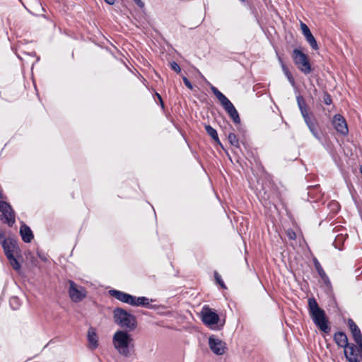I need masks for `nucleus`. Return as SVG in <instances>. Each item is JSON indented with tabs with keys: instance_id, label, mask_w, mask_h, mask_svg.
I'll return each mask as SVG.
<instances>
[{
	"instance_id": "7ed1b4c3",
	"label": "nucleus",
	"mask_w": 362,
	"mask_h": 362,
	"mask_svg": "<svg viewBox=\"0 0 362 362\" xmlns=\"http://www.w3.org/2000/svg\"><path fill=\"white\" fill-rule=\"evenodd\" d=\"M127 330H117L112 337V343L119 354L128 357L134 349L133 338Z\"/></svg>"
},
{
	"instance_id": "6ab92c4d",
	"label": "nucleus",
	"mask_w": 362,
	"mask_h": 362,
	"mask_svg": "<svg viewBox=\"0 0 362 362\" xmlns=\"http://www.w3.org/2000/svg\"><path fill=\"white\" fill-rule=\"evenodd\" d=\"M19 234L22 240L25 243H30L34 238V234L29 226L21 221Z\"/></svg>"
},
{
	"instance_id": "79ce46f5",
	"label": "nucleus",
	"mask_w": 362,
	"mask_h": 362,
	"mask_svg": "<svg viewBox=\"0 0 362 362\" xmlns=\"http://www.w3.org/2000/svg\"><path fill=\"white\" fill-rule=\"evenodd\" d=\"M214 142L218 145L221 148L224 149V147L222 144V143L221 142L220 139H219V137L218 136V139H214Z\"/></svg>"
},
{
	"instance_id": "f3484780",
	"label": "nucleus",
	"mask_w": 362,
	"mask_h": 362,
	"mask_svg": "<svg viewBox=\"0 0 362 362\" xmlns=\"http://www.w3.org/2000/svg\"><path fill=\"white\" fill-rule=\"evenodd\" d=\"M300 27L302 33L304 37H305V40L310 45L311 48L314 50H317L319 49V47L317 40L313 36L308 26L306 24L301 22Z\"/></svg>"
},
{
	"instance_id": "3c124183",
	"label": "nucleus",
	"mask_w": 362,
	"mask_h": 362,
	"mask_svg": "<svg viewBox=\"0 0 362 362\" xmlns=\"http://www.w3.org/2000/svg\"><path fill=\"white\" fill-rule=\"evenodd\" d=\"M4 198V194L1 192V190L0 189V199H3Z\"/></svg>"
},
{
	"instance_id": "e433bc0d",
	"label": "nucleus",
	"mask_w": 362,
	"mask_h": 362,
	"mask_svg": "<svg viewBox=\"0 0 362 362\" xmlns=\"http://www.w3.org/2000/svg\"><path fill=\"white\" fill-rule=\"evenodd\" d=\"M235 127H236V129L238 131V132L243 135H244L246 132V129L245 127L241 124V122H240V124H235Z\"/></svg>"
},
{
	"instance_id": "4be33fe9",
	"label": "nucleus",
	"mask_w": 362,
	"mask_h": 362,
	"mask_svg": "<svg viewBox=\"0 0 362 362\" xmlns=\"http://www.w3.org/2000/svg\"><path fill=\"white\" fill-rule=\"evenodd\" d=\"M156 301L155 299H149L146 296H139L136 297L134 296V299L132 301V306H136V307H142L144 308H148V306L149 305V303H152Z\"/></svg>"
},
{
	"instance_id": "39448f33",
	"label": "nucleus",
	"mask_w": 362,
	"mask_h": 362,
	"mask_svg": "<svg viewBox=\"0 0 362 362\" xmlns=\"http://www.w3.org/2000/svg\"><path fill=\"white\" fill-rule=\"evenodd\" d=\"M10 246H4V252L12 268L19 272L23 261L22 251L16 238H10Z\"/></svg>"
},
{
	"instance_id": "aec40b11",
	"label": "nucleus",
	"mask_w": 362,
	"mask_h": 362,
	"mask_svg": "<svg viewBox=\"0 0 362 362\" xmlns=\"http://www.w3.org/2000/svg\"><path fill=\"white\" fill-rule=\"evenodd\" d=\"M352 338L355 341L357 349H355V353L358 354V356L362 360V333L360 328L351 332Z\"/></svg>"
},
{
	"instance_id": "a18cd8bd",
	"label": "nucleus",
	"mask_w": 362,
	"mask_h": 362,
	"mask_svg": "<svg viewBox=\"0 0 362 362\" xmlns=\"http://www.w3.org/2000/svg\"><path fill=\"white\" fill-rule=\"evenodd\" d=\"M281 66L282 71H283L284 73H285L286 71H287L288 70H289V69H288V66H286V64H282Z\"/></svg>"
},
{
	"instance_id": "20e7f679",
	"label": "nucleus",
	"mask_w": 362,
	"mask_h": 362,
	"mask_svg": "<svg viewBox=\"0 0 362 362\" xmlns=\"http://www.w3.org/2000/svg\"><path fill=\"white\" fill-rule=\"evenodd\" d=\"M333 340L339 347L344 349V355L347 361L361 362L358 354L355 353L356 345L349 342L348 337L344 331L336 332L333 335Z\"/></svg>"
},
{
	"instance_id": "72a5a7b5",
	"label": "nucleus",
	"mask_w": 362,
	"mask_h": 362,
	"mask_svg": "<svg viewBox=\"0 0 362 362\" xmlns=\"http://www.w3.org/2000/svg\"><path fill=\"white\" fill-rule=\"evenodd\" d=\"M347 325L350 329V332H352L359 328L358 326L355 323V322L351 318L348 319Z\"/></svg>"
},
{
	"instance_id": "37998d69",
	"label": "nucleus",
	"mask_w": 362,
	"mask_h": 362,
	"mask_svg": "<svg viewBox=\"0 0 362 362\" xmlns=\"http://www.w3.org/2000/svg\"><path fill=\"white\" fill-rule=\"evenodd\" d=\"M276 56H277L278 61H279L280 65L281 66L282 64H285L282 57L277 52H276Z\"/></svg>"
},
{
	"instance_id": "4468645a",
	"label": "nucleus",
	"mask_w": 362,
	"mask_h": 362,
	"mask_svg": "<svg viewBox=\"0 0 362 362\" xmlns=\"http://www.w3.org/2000/svg\"><path fill=\"white\" fill-rule=\"evenodd\" d=\"M108 294L116 298L117 300L121 301L122 303L128 304L132 305V301L134 299V296L132 294H129L128 293L117 290L115 288L110 289L108 291Z\"/></svg>"
},
{
	"instance_id": "473e14b6",
	"label": "nucleus",
	"mask_w": 362,
	"mask_h": 362,
	"mask_svg": "<svg viewBox=\"0 0 362 362\" xmlns=\"http://www.w3.org/2000/svg\"><path fill=\"white\" fill-rule=\"evenodd\" d=\"M170 69L177 74H180L181 72V68L176 62L172 61L171 62H170Z\"/></svg>"
},
{
	"instance_id": "c03bdc74",
	"label": "nucleus",
	"mask_w": 362,
	"mask_h": 362,
	"mask_svg": "<svg viewBox=\"0 0 362 362\" xmlns=\"http://www.w3.org/2000/svg\"><path fill=\"white\" fill-rule=\"evenodd\" d=\"M116 0H104V1L108 5H114Z\"/></svg>"
},
{
	"instance_id": "f257e3e1",
	"label": "nucleus",
	"mask_w": 362,
	"mask_h": 362,
	"mask_svg": "<svg viewBox=\"0 0 362 362\" xmlns=\"http://www.w3.org/2000/svg\"><path fill=\"white\" fill-rule=\"evenodd\" d=\"M308 309L313 324L320 332L329 334L332 329L329 320L325 310L320 307L317 300L314 297L308 298Z\"/></svg>"
},
{
	"instance_id": "de8ad7c7",
	"label": "nucleus",
	"mask_w": 362,
	"mask_h": 362,
	"mask_svg": "<svg viewBox=\"0 0 362 362\" xmlns=\"http://www.w3.org/2000/svg\"><path fill=\"white\" fill-rule=\"evenodd\" d=\"M159 105L161 107V108H164L165 105L163 98L159 100Z\"/></svg>"
},
{
	"instance_id": "cd10ccee",
	"label": "nucleus",
	"mask_w": 362,
	"mask_h": 362,
	"mask_svg": "<svg viewBox=\"0 0 362 362\" xmlns=\"http://www.w3.org/2000/svg\"><path fill=\"white\" fill-rule=\"evenodd\" d=\"M214 276L216 284L218 285L222 289H227L226 284L224 283L221 276L218 273V272L214 271Z\"/></svg>"
},
{
	"instance_id": "bb28decb",
	"label": "nucleus",
	"mask_w": 362,
	"mask_h": 362,
	"mask_svg": "<svg viewBox=\"0 0 362 362\" xmlns=\"http://www.w3.org/2000/svg\"><path fill=\"white\" fill-rule=\"evenodd\" d=\"M204 129L207 134L214 140L218 139V132L216 129L212 127L210 124H204Z\"/></svg>"
},
{
	"instance_id": "49530a36",
	"label": "nucleus",
	"mask_w": 362,
	"mask_h": 362,
	"mask_svg": "<svg viewBox=\"0 0 362 362\" xmlns=\"http://www.w3.org/2000/svg\"><path fill=\"white\" fill-rule=\"evenodd\" d=\"M153 96L154 97H156L158 98V100H160L162 99V96L158 93L156 92L155 90H154V94H153Z\"/></svg>"
},
{
	"instance_id": "58836bf2",
	"label": "nucleus",
	"mask_w": 362,
	"mask_h": 362,
	"mask_svg": "<svg viewBox=\"0 0 362 362\" xmlns=\"http://www.w3.org/2000/svg\"><path fill=\"white\" fill-rule=\"evenodd\" d=\"M37 255L42 262H47L48 259H47L46 254L37 251Z\"/></svg>"
},
{
	"instance_id": "9b49d317",
	"label": "nucleus",
	"mask_w": 362,
	"mask_h": 362,
	"mask_svg": "<svg viewBox=\"0 0 362 362\" xmlns=\"http://www.w3.org/2000/svg\"><path fill=\"white\" fill-rule=\"evenodd\" d=\"M209 346L211 351L217 356H221L226 352V344L212 334L209 337Z\"/></svg>"
},
{
	"instance_id": "ea45409f",
	"label": "nucleus",
	"mask_w": 362,
	"mask_h": 362,
	"mask_svg": "<svg viewBox=\"0 0 362 362\" xmlns=\"http://www.w3.org/2000/svg\"><path fill=\"white\" fill-rule=\"evenodd\" d=\"M12 51L16 54V57L22 60V57L17 53V49L14 46H11Z\"/></svg>"
},
{
	"instance_id": "603ef678",
	"label": "nucleus",
	"mask_w": 362,
	"mask_h": 362,
	"mask_svg": "<svg viewBox=\"0 0 362 362\" xmlns=\"http://www.w3.org/2000/svg\"><path fill=\"white\" fill-rule=\"evenodd\" d=\"M197 159L198 162H199L200 164H202V161H201V159L199 158V157H197Z\"/></svg>"
},
{
	"instance_id": "ddd939ff",
	"label": "nucleus",
	"mask_w": 362,
	"mask_h": 362,
	"mask_svg": "<svg viewBox=\"0 0 362 362\" xmlns=\"http://www.w3.org/2000/svg\"><path fill=\"white\" fill-rule=\"evenodd\" d=\"M312 261L313 262L315 269L317 273L318 274V275L320 276V277L321 278L322 281H323V283L325 284L326 287L329 290L332 291V283L330 281L329 276L327 275L324 269L322 268L320 262H319L317 258L314 255H313V257H312Z\"/></svg>"
},
{
	"instance_id": "c85d7f7f",
	"label": "nucleus",
	"mask_w": 362,
	"mask_h": 362,
	"mask_svg": "<svg viewBox=\"0 0 362 362\" xmlns=\"http://www.w3.org/2000/svg\"><path fill=\"white\" fill-rule=\"evenodd\" d=\"M10 238H6L4 232L0 230V244L1 245L3 250L5 247L4 246H10Z\"/></svg>"
},
{
	"instance_id": "f8f14e48",
	"label": "nucleus",
	"mask_w": 362,
	"mask_h": 362,
	"mask_svg": "<svg viewBox=\"0 0 362 362\" xmlns=\"http://www.w3.org/2000/svg\"><path fill=\"white\" fill-rule=\"evenodd\" d=\"M335 130L342 136H347L349 128L345 118L340 114H335L332 121Z\"/></svg>"
},
{
	"instance_id": "412c9836",
	"label": "nucleus",
	"mask_w": 362,
	"mask_h": 362,
	"mask_svg": "<svg viewBox=\"0 0 362 362\" xmlns=\"http://www.w3.org/2000/svg\"><path fill=\"white\" fill-rule=\"evenodd\" d=\"M87 339L91 349L93 350L98 347V335L95 329L92 327L88 329Z\"/></svg>"
},
{
	"instance_id": "a19ab883",
	"label": "nucleus",
	"mask_w": 362,
	"mask_h": 362,
	"mask_svg": "<svg viewBox=\"0 0 362 362\" xmlns=\"http://www.w3.org/2000/svg\"><path fill=\"white\" fill-rule=\"evenodd\" d=\"M214 142L218 145L221 148L224 149V147L222 144V143L221 142L220 139H219V137L218 136V139H214Z\"/></svg>"
},
{
	"instance_id": "b1692460",
	"label": "nucleus",
	"mask_w": 362,
	"mask_h": 362,
	"mask_svg": "<svg viewBox=\"0 0 362 362\" xmlns=\"http://www.w3.org/2000/svg\"><path fill=\"white\" fill-rule=\"evenodd\" d=\"M210 88L221 105L229 100L223 93H221L216 87L214 86L213 85L210 84Z\"/></svg>"
},
{
	"instance_id": "9d476101",
	"label": "nucleus",
	"mask_w": 362,
	"mask_h": 362,
	"mask_svg": "<svg viewBox=\"0 0 362 362\" xmlns=\"http://www.w3.org/2000/svg\"><path fill=\"white\" fill-rule=\"evenodd\" d=\"M68 284L69 295L73 302L79 303L86 297L87 293L84 287L78 286L73 280H69Z\"/></svg>"
},
{
	"instance_id": "5fc2aeb1",
	"label": "nucleus",
	"mask_w": 362,
	"mask_h": 362,
	"mask_svg": "<svg viewBox=\"0 0 362 362\" xmlns=\"http://www.w3.org/2000/svg\"><path fill=\"white\" fill-rule=\"evenodd\" d=\"M34 86H35V90L37 91V86H36V85H35V84H34Z\"/></svg>"
},
{
	"instance_id": "423d86ee",
	"label": "nucleus",
	"mask_w": 362,
	"mask_h": 362,
	"mask_svg": "<svg viewBox=\"0 0 362 362\" xmlns=\"http://www.w3.org/2000/svg\"><path fill=\"white\" fill-rule=\"evenodd\" d=\"M113 319L117 325L125 328L127 331H133L137 327L136 317L130 312L120 307H117L113 310Z\"/></svg>"
},
{
	"instance_id": "a211bd4d",
	"label": "nucleus",
	"mask_w": 362,
	"mask_h": 362,
	"mask_svg": "<svg viewBox=\"0 0 362 362\" xmlns=\"http://www.w3.org/2000/svg\"><path fill=\"white\" fill-rule=\"evenodd\" d=\"M262 190L264 192L262 199L264 201H269L274 204L276 200H281V193L276 187H272L271 189L267 190L264 186H262Z\"/></svg>"
},
{
	"instance_id": "5701e85b",
	"label": "nucleus",
	"mask_w": 362,
	"mask_h": 362,
	"mask_svg": "<svg viewBox=\"0 0 362 362\" xmlns=\"http://www.w3.org/2000/svg\"><path fill=\"white\" fill-rule=\"evenodd\" d=\"M210 88L221 105L229 100L223 93H221L216 87L214 86L213 85L210 84Z\"/></svg>"
},
{
	"instance_id": "4c0bfd02",
	"label": "nucleus",
	"mask_w": 362,
	"mask_h": 362,
	"mask_svg": "<svg viewBox=\"0 0 362 362\" xmlns=\"http://www.w3.org/2000/svg\"><path fill=\"white\" fill-rule=\"evenodd\" d=\"M23 53L25 54L31 56V57H36L35 62L33 64V66L35 65L36 63H37L40 61V57L39 56H37L36 52L35 51H33V52H23Z\"/></svg>"
},
{
	"instance_id": "f704fd0d",
	"label": "nucleus",
	"mask_w": 362,
	"mask_h": 362,
	"mask_svg": "<svg viewBox=\"0 0 362 362\" xmlns=\"http://www.w3.org/2000/svg\"><path fill=\"white\" fill-rule=\"evenodd\" d=\"M182 78L185 86L191 90H193L194 86L191 81L188 79V78L185 76H182Z\"/></svg>"
},
{
	"instance_id": "dca6fc26",
	"label": "nucleus",
	"mask_w": 362,
	"mask_h": 362,
	"mask_svg": "<svg viewBox=\"0 0 362 362\" xmlns=\"http://www.w3.org/2000/svg\"><path fill=\"white\" fill-rule=\"evenodd\" d=\"M320 187L319 185H315L313 186H308L307 189V201L310 202H319L323 194L321 193L320 189Z\"/></svg>"
},
{
	"instance_id": "7c9ffc66",
	"label": "nucleus",
	"mask_w": 362,
	"mask_h": 362,
	"mask_svg": "<svg viewBox=\"0 0 362 362\" xmlns=\"http://www.w3.org/2000/svg\"><path fill=\"white\" fill-rule=\"evenodd\" d=\"M285 76L287 78L288 82L290 83V84L293 87V88H296V81H295V79L292 76V74L291 72L288 70L287 71H286L285 73H284Z\"/></svg>"
},
{
	"instance_id": "f03ea898",
	"label": "nucleus",
	"mask_w": 362,
	"mask_h": 362,
	"mask_svg": "<svg viewBox=\"0 0 362 362\" xmlns=\"http://www.w3.org/2000/svg\"><path fill=\"white\" fill-rule=\"evenodd\" d=\"M296 101L300 114L310 132L320 144L324 145L323 134L319 131L318 123L315 115L313 112L310 111L304 98L301 95H298L296 96Z\"/></svg>"
},
{
	"instance_id": "864d4df0",
	"label": "nucleus",
	"mask_w": 362,
	"mask_h": 362,
	"mask_svg": "<svg viewBox=\"0 0 362 362\" xmlns=\"http://www.w3.org/2000/svg\"><path fill=\"white\" fill-rule=\"evenodd\" d=\"M71 57H72V59H74V52H72V53H71Z\"/></svg>"
},
{
	"instance_id": "c9c22d12",
	"label": "nucleus",
	"mask_w": 362,
	"mask_h": 362,
	"mask_svg": "<svg viewBox=\"0 0 362 362\" xmlns=\"http://www.w3.org/2000/svg\"><path fill=\"white\" fill-rule=\"evenodd\" d=\"M165 308H166V307L165 305L151 304V303H149V305H148L147 309H151V310L156 311V310H158V309H165Z\"/></svg>"
},
{
	"instance_id": "c756f323",
	"label": "nucleus",
	"mask_w": 362,
	"mask_h": 362,
	"mask_svg": "<svg viewBox=\"0 0 362 362\" xmlns=\"http://www.w3.org/2000/svg\"><path fill=\"white\" fill-rule=\"evenodd\" d=\"M328 207L330 208L331 211L334 213H337L340 209L339 204L337 202L332 201L329 203Z\"/></svg>"
},
{
	"instance_id": "2f4dec72",
	"label": "nucleus",
	"mask_w": 362,
	"mask_h": 362,
	"mask_svg": "<svg viewBox=\"0 0 362 362\" xmlns=\"http://www.w3.org/2000/svg\"><path fill=\"white\" fill-rule=\"evenodd\" d=\"M323 103L327 105H329L332 103V97L326 90L323 92Z\"/></svg>"
},
{
	"instance_id": "8fccbe9b",
	"label": "nucleus",
	"mask_w": 362,
	"mask_h": 362,
	"mask_svg": "<svg viewBox=\"0 0 362 362\" xmlns=\"http://www.w3.org/2000/svg\"><path fill=\"white\" fill-rule=\"evenodd\" d=\"M336 241H337V240H335L334 241V243H333V245L334 246V247H335V248H337V249H339V250H341V248L339 247L337 245V244H336Z\"/></svg>"
},
{
	"instance_id": "6e6552de",
	"label": "nucleus",
	"mask_w": 362,
	"mask_h": 362,
	"mask_svg": "<svg viewBox=\"0 0 362 362\" xmlns=\"http://www.w3.org/2000/svg\"><path fill=\"white\" fill-rule=\"evenodd\" d=\"M292 58L298 69L304 74H310L313 69L310 62L309 57L304 53L301 47H297L292 51Z\"/></svg>"
},
{
	"instance_id": "09e8293b",
	"label": "nucleus",
	"mask_w": 362,
	"mask_h": 362,
	"mask_svg": "<svg viewBox=\"0 0 362 362\" xmlns=\"http://www.w3.org/2000/svg\"><path fill=\"white\" fill-rule=\"evenodd\" d=\"M164 310L165 309H158V310H156V312H157L158 314L163 315Z\"/></svg>"
},
{
	"instance_id": "393cba45",
	"label": "nucleus",
	"mask_w": 362,
	"mask_h": 362,
	"mask_svg": "<svg viewBox=\"0 0 362 362\" xmlns=\"http://www.w3.org/2000/svg\"><path fill=\"white\" fill-rule=\"evenodd\" d=\"M9 305L12 310H18L21 305V300L18 296H11L9 299Z\"/></svg>"
},
{
	"instance_id": "0eeeda50",
	"label": "nucleus",
	"mask_w": 362,
	"mask_h": 362,
	"mask_svg": "<svg viewBox=\"0 0 362 362\" xmlns=\"http://www.w3.org/2000/svg\"><path fill=\"white\" fill-rule=\"evenodd\" d=\"M201 318L202 322L213 330H221L223 328L225 320L220 322V317L216 310L204 305L201 312Z\"/></svg>"
},
{
	"instance_id": "2eb2a0df",
	"label": "nucleus",
	"mask_w": 362,
	"mask_h": 362,
	"mask_svg": "<svg viewBox=\"0 0 362 362\" xmlns=\"http://www.w3.org/2000/svg\"><path fill=\"white\" fill-rule=\"evenodd\" d=\"M226 113L228 115L230 118L232 119L234 124H240V115L236 110L234 105L231 103L230 100L226 101L223 105H221Z\"/></svg>"
},
{
	"instance_id": "6e6d98bb",
	"label": "nucleus",
	"mask_w": 362,
	"mask_h": 362,
	"mask_svg": "<svg viewBox=\"0 0 362 362\" xmlns=\"http://www.w3.org/2000/svg\"><path fill=\"white\" fill-rule=\"evenodd\" d=\"M153 211H155V210L153 209ZM154 214H155V217L156 218V211H154Z\"/></svg>"
},
{
	"instance_id": "1a4fd4ad",
	"label": "nucleus",
	"mask_w": 362,
	"mask_h": 362,
	"mask_svg": "<svg viewBox=\"0 0 362 362\" xmlns=\"http://www.w3.org/2000/svg\"><path fill=\"white\" fill-rule=\"evenodd\" d=\"M0 219L12 227L16 223V212L9 202L0 200Z\"/></svg>"
},
{
	"instance_id": "a878e982",
	"label": "nucleus",
	"mask_w": 362,
	"mask_h": 362,
	"mask_svg": "<svg viewBox=\"0 0 362 362\" xmlns=\"http://www.w3.org/2000/svg\"><path fill=\"white\" fill-rule=\"evenodd\" d=\"M228 140L229 144L231 146H233L237 148H240L239 139L235 133H233V132L229 133L228 135Z\"/></svg>"
}]
</instances>
